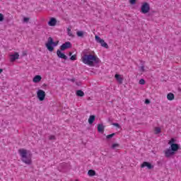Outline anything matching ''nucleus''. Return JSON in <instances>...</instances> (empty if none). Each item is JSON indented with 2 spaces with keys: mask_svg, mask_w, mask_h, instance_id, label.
Wrapping results in <instances>:
<instances>
[{
  "mask_svg": "<svg viewBox=\"0 0 181 181\" xmlns=\"http://www.w3.org/2000/svg\"><path fill=\"white\" fill-rule=\"evenodd\" d=\"M82 62L84 64H87L88 66H94V63H95V64L100 63V59L95 55L85 54L82 58Z\"/></svg>",
  "mask_w": 181,
  "mask_h": 181,
  "instance_id": "1",
  "label": "nucleus"
},
{
  "mask_svg": "<svg viewBox=\"0 0 181 181\" xmlns=\"http://www.w3.org/2000/svg\"><path fill=\"white\" fill-rule=\"evenodd\" d=\"M18 153L21 157V160L26 165H32V153H28L25 149H19Z\"/></svg>",
  "mask_w": 181,
  "mask_h": 181,
  "instance_id": "2",
  "label": "nucleus"
},
{
  "mask_svg": "<svg viewBox=\"0 0 181 181\" xmlns=\"http://www.w3.org/2000/svg\"><path fill=\"white\" fill-rule=\"evenodd\" d=\"M57 45H59V41L54 42L53 38L49 37L47 43L45 44V46L49 52H53V50H54V47H56Z\"/></svg>",
  "mask_w": 181,
  "mask_h": 181,
  "instance_id": "3",
  "label": "nucleus"
},
{
  "mask_svg": "<svg viewBox=\"0 0 181 181\" xmlns=\"http://www.w3.org/2000/svg\"><path fill=\"white\" fill-rule=\"evenodd\" d=\"M95 41L97 42V43L100 44L102 47H105V49H108V47H109L108 44H107V42H105V41L104 40L101 39V37H100L98 35H95Z\"/></svg>",
  "mask_w": 181,
  "mask_h": 181,
  "instance_id": "4",
  "label": "nucleus"
},
{
  "mask_svg": "<svg viewBox=\"0 0 181 181\" xmlns=\"http://www.w3.org/2000/svg\"><path fill=\"white\" fill-rule=\"evenodd\" d=\"M151 11V6L147 2L143 3L141 5V13L146 14Z\"/></svg>",
  "mask_w": 181,
  "mask_h": 181,
  "instance_id": "5",
  "label": "nucleus"
},
{
  "mask_svg": "<svg viewBox=\"0 0 181 181\" xmlns=\"http://www.w3.org/2000/svg\"><path fill=\"white\" fill-rule=\"evenodd\" d=\"M37 97L40 101H44L46 98V92L42 89L37 91Z\"/></svg>",
  "mask_w": 181,
  "mask_h": 181,
  "instance_id": "6",
  "label": "nucleus"
},
{
  "mask_svg": "<svg viewBox=\"0 0 181 181\" xmlns=\"http://www.w3.org/2000/svg\"><path fill=\"white\" fill-rule=\"evenodd\" d=\"M71 48V42H66L60 46V50L62 52H64V50H67V49Z\"/></svg>",
  "mask_w": 181,
  "mask_h": 181,
  "instance_id": "7",
  "label": "nucleus"
},
{
  "mask_svg": "<svg viewBox=\"0 0 181 181\" xmlns=\"http://www.w3.org/2000/svg\"><path fill=\"white\" fill-rule=\"evenodd\" d=\"M165 158H170V156H173L176 153H174L170 148H168L164 151Z\"/></svg>",
  "mask_w": 181,
  "mask_h": 181,
  "instance_id": "8",
  "label": "nucleus"
},
{
  "mask_svg": "<svg viewBox=\"0 0 181 181\" xmlns=\"http://www.w3.org/2000/svg\"><path fill=\"white\" fill-rule=\"evenodd\" d=\"M57 55L58 56L59 59H64V60H67V56L64 54V53L62 52L61 49H57Z\"/></svg>",
  "mask_w": 181,
  "mask_h": 181,
  "instance_id": "9",
  "label": "nucleus"
},
{
  "mask_svg": "<svg viewBox=\"0 0 181 181\" xmlns=\"http://www.w3.org/2000/svg\"><path fill=\"white\" fill-rule=\"evenodd\" d=\"M141 168H148V169H153V165H152V164H151V163L144 161L141 165Z\"/></svg>",
  "mask_w": 181,
  "mask_h": 181,
  "instance_id": "10",
  "label": "nucleus"
},
{
  "mask_svg": "<svg viewBox=\"0 0 181 181\" xmlns=\"http://www.w3.org/2000/svg\"><path fill=\"white\" fill-rule=\"evenodd\" d=\"M170 148L175 153L179 151L180 146L179 144H172L170 147Z\"/></svg>",
  "mask_w": 181,
  "mask_h": 181,
  "instance_id": "11",
  "label": "nucleus"
},
{
  "mask_svg": "<svg viewBox=\"0 0 181 181\" xmlns=\"http://www.w3.org/2000/svg\"><path fill=\"white\" fill-rule=\"evenodd\" d=\"M18 59H19V54L18 52H15L10 57L11 62H15V60H17Z\"/></svg>",
  "mask_w": 181,
  "mask_h": 181,
  "instance_id": "12",
  "label": "nucleus"
},
{
  "mask_svg": "<svg viewBox=\"0 0 181 181\" xmlns=\"http://www.w3.org/2000/svg\"><path fill=\"white\" fill-rule=\"evenodd\" d=\"M57 23V20L54 18H51L49 21L48 22L49 26H56V24Z\"/></svg>",
  "mask_w": 181,
  "mask_h": 181,
  "instance_id": "13",
  "label": "nucleus"
},
{
  "mask_svg": "<svg viewBox=\"0 0 181 181\" xmlns=\"http://www.w3.org/2000/svg\"><path fill=\"white\" fill-rule=\"evenodd\" d=\"M117 81H118L119 84H122V81H124V78L121 77V75L116 74L115 76Z\"/></svg>",
  "mask_w": 181,
  "mask_h": 181,
  "instance_id": "14",
  "label": "nucleus"
},
{
  "mask_svg": "<svg viewBox=\"0 0 181 181\" xmlns=\"http://www.w3.org/2000/svg\"><path fill=\"white\" fill-rule=\"evenodd\" d=\"M41 81L42 76L40 75H36L33 79V83H40Z\"/></svg>",
  "mask_w": 181,
  "mask_h": 181,
  "instance_id": "15",
  "label": "nucleus"
},
{
  "mask_svg": "<svg viewBox=\"0 0 181 181\" xmlns=\"http://www.w3.org/2000/svg\"><path fill=\"white\" fill-rule=\"evenodd\" d=\"M104 125L103 124H98V132H100V134L104 133Z\"/></svg>",
  "mask_w": 181,
  "mask_h": 181,
  "instance_id": "16",
  "label": "nucleus"
},
{
  "mask_svg": "<svg viewBox=\"0 0 181 181\" xmlns=\"http://www.w3.org/2000/svg\"><path fill=\"white\" fill-rule=\"evenodd\" d=\"M167 98L169 101H173L175 100V94L170 93L167 95Z\"/></svg>",
  "mask_w": 181,
  "mask_h": 181,
  "instance_id": "17",
  "label": "nucleus"
},
{
  "mask_svg": "<svg viewBox=\"0 0 181 181\" xmlns=\"http://www.w3.org/2000/svg\"><path fill=\"white\" fill-rule=\"evenodd\" d=\"M94 121H95V115H90L88 119V123L90 125H91Z\"/></svg>",
  "mask_w": 181,
  "mask_h": 181,
  "instance_id": "18",
  "label": "nucleus"
},
{
  "mask_svg": "<svg viewBox=\"0 0 181 181\" xmlns=\"http://www.w3.org/2000/svg\"><path fill=\"white\" fill-rule=\"evenodd\" d=\"M76 95L78 97H84V92L81 90H76Z\"/></svg>",
  "mask_w": 181,
  "mask_h": 181,
  "instance_id": "19",
  "label": "nucleus"
},
{
  "mask_svg": "<svg viewBox=\"0 0 181 181\" xmlns=\"http://www.w3.org/2000/svg\"><path fill=\"white\" fill-rule=\"evenodd\" d=\"M88 176H95V170H89L88 171Z\"/></svg>",
  "mask_w": 181,
  "mask_h": 181,
  "instance_id": "20",
  "label": "nucleus"
},
{
  "mask_svg": "<svg viewBox=\"0 0 181 181\" xmlns=\"http://www.w3.org/2000/svg\"><path fill=\"white\" fill-rule=\"evenodd\" d=\"M78 37H84V32L83 31H78L76 33Z\"/></svg>",
  "mask_w": 181,
  "mask_h": 181,
  "instance_id": "21",
  "label": "nucleus"
},
{
  "mask_svg": "<svg viewBox=\"0 0 181 181\" xmlns=\"http://www.w3.org/2000/svg\"><path fill=\"white\" fill-rule=\"evenodd\" d=\"M67 33L68 35L70 36V37H74V35L71 33V29L67 28Z\"/></svg>",
  "mask_w": 181,
  "mask_h": 181,
  "instance_id": "22",
  "label": "nucleus"
},
{
  "mask_svg": "<svg viewBox=\"0 0 181 181\" xmlns=\"http://www.w3.org/2000/svg\"><path fill=\"white\" fill-rule=\"evenodd\" d=\"M69 59H70V60H71L72 62H74L75 60H77V55H76V54L71 55Z\"/></svg>",
  "mask_w": 181,
  "mask_h": 181,
  "instance_id": "23",
  "label": "nucleus"
},
{
  "mask_svg": "<svg viewBox=\"0 0 181 181\" xmlns=\"http://www.w3.org/2000/svg\"><path fill=\"white\" fill-rule=\"evenodd\" d=\"M175 142H176V140H175V139H171L170 141L168 142V144L171 146L172 145H175Z\"/></svg>",
  "mask_w": 181,
  "mask_h": 181,
  "instance_id": "24",
  "label": "nucleus"
},
{
  "mask_svg": "<svg viewBox=\"0 0 181 181\" xmlns=\"http://www.w3.org/2000/svg\"><path fill=\"white\" fill-rule=\"evenodd\" d=\"M113 136H115V133L111 134H108L106 138L107 139H111V138H112Z\"/></svg>",
  "mask_w": 181,
  "mask_h": 181,
  "instance_id": "25",
  "label": "nucleus"
},
{
  "mask_svg": "<svg viewBox=\"0 0 181 181\" xmlns=\"http://www.w3.org/2000/svg\"><path fill=\"white\" fill-rule=\"evenodd\" d=\"M155 132H156V134H160V128H159V127H156V128H155Z\"/></svg>",
  "mask_w": 181,
  "mask_h": 181,
  "instance_id": "26",
  "label": "nucleus"
},
{
  "mask_svg": "<svg viewBox=\"0 0 181 181\" xmlns=\"http://www.w3.org/2000/svg\"><path fill=\"white\" fill-rule=\"evenodd\" d=\"M139 83L141 84V86H144L145 84V79L144 78L140 79Z\"/></svg>",
  "mask_w": 181,
  "mask_h": 181,
  "instance_id": "27",
  "label": "nucleus"
},
{
  "mask_svg": "<svg viewBox=\"0 0 181 181\" xmlns=\"http://www.w3.org/2000/svg\"><path fill=\"white\" fill-rule=\"evenodd\" d=\"M118 146H119V144H113L112 145V149H115V148H118Z\"/></svg>",
  "mask_w": 181,
  "mask_h": 181,
  "instance_id": "28",
  "label": "nucleus"
},
{
  "mask_svg": "<svg viewBox=\"0 0 181 181\" xmlns=\"http://www.w3.org/2000/svg\"><path fill=\"white\" fill-rule=\"evenodd\" d=\"M140 71H141V73H144L145 71V66L144 65L140 66Z\"/></svg>",
  "mask_w": 181,
  "mask_h": 181,
  "instance_id": "29",
  "label": "nucleus"
},
{
  "mask_svg": "<svg viewBox=\"0 0 181 181\" xmlns=\"http://www.w3.org/2000/svg\"><path fill=\"white\" fill-rule=\"evenodd\" d=\"M129 2L132 5H135V4H136V0H129Z\"/></svg>",
  "mask_w": 181,
  "mask_h": 181,
  "instance_id": "30",
  "label": "nucleus"
},
{
  "mask_svg": "<svg viewBox=\"0 0 181 181\" xmlns=\"http://www.w3.org/2000/svg\"><path fill=\"white\" fill-rule=\"evenodd\" d=\"M49 139L50 141H54V139H56V136H49Z\"/></svg>",
  "mask_w": 181,
  "mask_h": 181,
  "instance_id": "31",
  "label": "nucleus"
},
{
  "mask_svg": "<svg viewBox=\"0 0 181 181\" xmlns=\"http://www.w3.org/2000/svg\"><path fill=\"white\" fill-rule=\"evenodd\" d=\"M4 21V14L0 13V22H3Z\"/></svg>",
  "mask_w": 181,
  "mask_h": 181,
  "instance_id": "32",
  "label": "nucleus"
},
{
  "mask_svg": "<svg viewBox=\"0 0 181 181\" xmlns=\"http://www.w3.org/2000/svg\"><path fill=\"white\" fill-rule=\"evenodd\" d=\"M29 18H26V17H25L24 18H23V22H25V23H28V22H29Z\"/></svg>",
  "mask_w": 181,
  "mask_h": 181,
  "instance_id": "33",
  "label": "nucleus"
},
{
  "mask_svg": "<svg viewBox=\"0 0 181 181\" xmlns=\"http://www.w3.org/2000/svg\"><path fill=\"white\" fill-rule=\"evenodd\" d=\"M112 125H114V127H117V128L121 127V126H119V124H118V123H112Z\"/></svg>",
  "mask_w": 181,
  "mask_h": 181,
  "instance_id": "34",
  "label": "nucleus"
},
{
  "mask_svg": "<svg viewBox=\"0 0 181 181\" xmlns=\"http://www.w3.org/2000/svg\"><path fill=\"white\" fill-rule=\"evenodd\" d=\"M145 104H151V100H149L148 99H146Z\"/></svg>",
  "mask_w": 181,
  "mask_h": 181,
  "instance_id": "35",
  "label": "nucleus"
},
{
  "mask_svg": "<svg viewBox=\"0 0 181 181\" xmlns=\"http://www.w3.org/2000/svg\"><path fill=\"white\" fill-rule=\"evenodd\" d=\"M70 81H72V83H74L76 81V78H71V79H69Z\"/></svg>",
  "mask_w": 181,
  "mask_h": 181,
  "instance_id": "36",
  "label": "nucleus"
},
{
  "mask_svg": "<svg viewBox=\"0 0 181 181\" xmlns=\"http://www.w3.org/2000/svg\"><path fill=\"white\" fill-rule=\"evenodd\" d=\"M4 71L3 69H0V74Z\"/></svg>",
  "mask_w": 181,
  "mask_h": 181,
  "instance_id": "37",
  "label": "nucleus"
},
{
  "mask_svg": "<svg viewBox=\"0 0 181 181\" xmlns=\"http://www.w3.org/2000/svg\"><path fill=\"white\" fill-rule=\"evenodd\" d=\"M73 53H71V52L69 53V56H72Z\"/></svg>",
  "mask_w": 181,
  "mask_h": 181,
  "instance_id": "38",
  "label": "nucleus"
}]
</instances>
